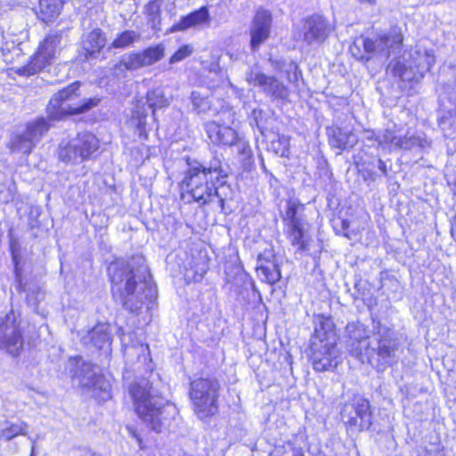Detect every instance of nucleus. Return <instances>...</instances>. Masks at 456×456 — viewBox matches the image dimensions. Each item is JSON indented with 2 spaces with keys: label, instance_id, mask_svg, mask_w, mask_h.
I'll return each instance as SVG.
<instances>
[{
  "label": "nucleus",
  "instance_id": "61",
  "mask_svg": "<svg viewBox=\"0 0 456 456\" xmlns=\"http://www.w3.org/2000/svg\"><path fill=\"white\" fill-rule=\"evenodd\" d=\"M255 114H256V110H254L252 111V115H255Z\"/></svg>",
  "mask_w": 456,
  "mask_h": 456
},
{
  "label": "nucleus",
  "instance_id": "20",
  "mask_svg": "<svg viewBox=\"0 0 456 456\" xmlns=\"http://www.w3.org/2000/svg\"><path fill=\"white\" fill-rule=\"evenodd\" d=\"M209 21L210 16L208 9L206 6H202L199 10L183 16L176 24L172 26L170 31H185L188 28H195L205 23H209Z\"/></svg>",
  "mask_w": 456,
  "mask_h": 456
},
{
  "label": "nucleus",
  "instance_id": "43",
  "mask_svg": "<svg viewBox=\"0 0 456 456\" xmlns=\"http://www.w3.org/2000/svg\"><path fill=\"white\" fill-rule=\"evenodd\" d=\"M289 146V140L285 136L280 137L276 142H273L275 153L281 157H288Z\"/></svg>",
  "mask_w": 456,
  "mask_h": 456
},
{
  "label": "nucleus",
  "instance_id": "30",
  "mask_svg": "<svg viewBox=\"0 0 456 456\" xmlns=\"http://www.w3.org/2000/svg\"><path fill=\"white\" fill-rule=\"evenodd\" d=\"M61 7V0H39L38 16L45 22L51 21L60 14Z\"/></svg>",
  "mask_w": 456,
  "mask_h": 456
},
{
  "label": "nucleus",
  "instance_id": "37",
  "mask_svg": "<svg viewBox=\"0 0 456 456\" xmlns=\"http://www.w3.org/2000/svg\"><path fill=\"white\" fill-rule=\"evenodd\" d=\"M140 54L143 66H150L164 57V47L161 45H158L145 49Z\"/></svg>",
  "mask_w": 456,
  "mask_h": 456
},
{
  "label": "nucleus",
  "instance_id": "21",
  "mask_svg": "<svg viewBox=\"0 0 456 456\" xmlns=\"http://www.w3.org/2000/svg\"><path fill=\"white\" fill-rule=\"evenodd\" d=\"M63 116H41L27 125V134L37 143Z\"/></svg>",
  "mask_w": 456,
  "mask_h": 456
},
{
  "label": "nucleus",
  "instance_id": "13",
  "mask_svg": "<svg viewBox=\"0 0 456 456\" xmlns=\"http://www.w3.org/2000/svg\"><path fill=\"white\" fill-rule=\"evenodd\" d=\"M367 327L360 322L347 323L345 331V344L349 354L362 363H365L367 347L370 341Z\"/></svg>",
  "mask_w": 456,
  "mask_h": 456
},
{
  "label": "nucleus",
  "instance_id": "41",
  "mask_svg": "<svg viewBox=\"0 0 456 456\" xmlns=\"http://www.w3.org/2000/svg\"><path fill=\"white\" fill-rule=\"evenodd\" d=\"M193 52V48L189 45L181 46L171 57L169 62L171 64L179 62L189 57Z\"/></svg>",
  "mask_w": 456,
  "mask_h": 456
},
{
  "label": "nucleus",
  "instance_id": "28",
  "mask_svg": "<svg viewBox=\"0 0 456 456\" xmlns=\"http://www.w3.org/2000/svg\"><path fill=\"white\" fill-rule=\"evenodd\" d=\"M28 424L23 420L17 422L4 421L0 423V439L11 441L18 436H28Z\"/></svg>",
  "mask_w": 456,
  "mask_h": 456
},
{
  "label": "nucleus",
  "instance_id": "16",
  "mask_svg": "<svg viewBox=\"0 0 456 456\" xmlns=\"http://www.w3.org/2000/svg\"><path fill=\"white\" fill-rule=\"evenodd\" d=\"M273 24L272 13L265 9H258L249 26L250 48L257 51L269 38Z\"/></svg>",
  "mask_w": 456,
  "mask_h": 456
},
{
  "label": "nucleus",
  "instance_id": "3",
  "mask_svg": "<svg viewBox=\"0 0 456 456\" xmlns=\"http://www.w3.org/2000/svg\"><path fill=\"white\" fill-rule=\"evenodd\" d=\"M403 43V36L396 28L389 32L371 34L367 37H360L350 46L352 55L362 61H368L371 58L387 60L390 57L396 58L400 54Z\"/></svg>",
  "mask_w": 456,
  "mask_h": 456
},
{
  "label": "nucleus",
  "instance_id": "39",
  "mask_svg": "<svg viewBox=\"0 0 456 456\" xmlns=\"http://www.w3.org/2000/svg\"><path fill=\"white\" fill-rule=\"evenodd\" d=\"M191 103H192V111L197 112V114L205 113L209 110V101L201 96L199 92L193 91L191 93Z\"/></svg>",
  "mask_w": 456,
  "mask_h": 456
},
{
  "label": "nucleus",
  "instance_id": "47",
  "mask_svg": "<svg viewBox=\"0 0 456 456\" xmlns=\"http://www.w3.org/2000/svg\"><path fill=\"white\" fill-rule=\"evenodd\" d=\"M280 456H304V452L301 447L288 444Z\"/></svg>",
  "mask_w": 456,
  "mask_h": 456
},
{
  "label": "nucleus",
  "instance_id": "29",
  "mask_svg": "<svg viewBox=\"0 0 456 456\" xmlns=\"http://www.w3.org/2000/svg\"><path fill=\"white\" fill-rule=\"evenodd\" d=\"M143 66L140 53H130L121 56L119 61L114 66L117 76L127 70H135Z\"/></svg>",
  "mask_w": 456,
  "mask_h": 456
},
{
  "label": "nucleus",
  "instance_id": "55",
  "mask_svg": "<svg viewBox=\"0 0 456 456\" xmlns=\"http://www.w3.org/2000/svg\"><path fill=\"white\" fill-rule=\"evenodd\" d=\"M451 233L453 238H456V220L455 224L451 228Z\"/></svg>",
  "mask_w": 456,
  "mask_h": 456
},
{
  "label": "nucleus",
  "instance_id": "5",
  "mask_svg": "<svg viewBox=\"0 0 456 456\" xmlns=\"http://www.w3.org/2000/svg\"><path fill=\"white\" fill-rule=\"evenodd\" d=\"M221 386L214 377L199 378L191 382L189 395L193 411L201 420L218 411V397Z\"/></svg>",
  "mask_w": 456,
  "mask_h": 456
},
{
  "label": "nucleus",
  "instance_id": "25",
  "mask_svg": "<svg viewBox=\"0 0 456 456\" xmlns=\"http://www.w3.org/2000/svg\"><path fill=\"white\" fill-rule=\"evenodd\" d=\"M105 44L106 37L104 33L101 29L96 28L86 36L83 40V49L87 57H93L104 47Z\"/></svg>",
  "mask_w": 456,
  "mask_h": 456
},
{
  "label": "nucleus",
  "instance_id": "52",
  "mask_svg": "<svg viewBox=\"0 0 456 456\" xmlns=\"http://www.w3.org/2000/svg\"><path fill=\"white\" fill-rule=\"evenodd\" d=\"M128 431H129L130 436L137 441L140 448L143 449L142 440L139 436V435L136 433V431L134 428H128Z\"/></svg>",
  "mask_w": 456,
  "mask_h": 456
},
{
  "label": "nucleus",
  "instance_id": "45",
  "mask_svg": "<svg viewBox=\"0 0 456 456\" xmlns=\"http://www.w3.org/2000/svg\"><path fill=\"white\" fill-rule=\"evenodd\" d=\"M236 148L237 153L240 155L244 159H248L251 155V149L249 144L244 140L238 138L233 145Z\"/></svg>",
  "mask_w": 456,
  "mask_h": 456
},
{
  "label": "nucleus",
  "instance_id": "26",
  "mask_svg": "<svg viewBox=\"0 0 456 456\" xmlns=\"http://www.w3.org/2000/svg\"><path fill=\"white\" fill-rule=\"evenodd\" d=\"M146 107H143V110L140 113L137 110L134 114H145L151 111L154 114L158 110H161L164 107L168 105V100L165 97L162 89L155 88L148 92L146 96Z\"/></svg>",
  "mask_w": 456,
  "mask_h": 456
},
{
  "label": "nucleus",
  "instance_id": "11",
  "mask_svg": "<svg viewBox=\"0 0 456 456\" xmlns=\"http://www.w3.org/2000/svg\"><path fill=\"white\" fill-rule=\"evenodd\" d=\"M247 82L253 86H257L273 101L281 104L289 102V90L278 78L267 76L257 69H250L246 73Z\"/></svg>",
  "mask_w": 456,
  "mask_h": 456
},
{
  "label": "nucleus",
  "instance_id": "53",
  "mask_svg": "<svg viewBox=\"0 0 456 456\" xmlns=\"http://www.w3.org/2000/svg\"><path fill=\"white\" fill-rule=\"evenodd\" d=\"M40 296H41V291H40V289H37V296H36L35 298L30 297L29 296H28L27 300H28V305H30L32 306L36 305Z\"/></svg>",
  "mask_w": 456,
  "mask_h": 456
},
{
  "label": "nucleus",
  "instance_id": "2",
  "mask_svg": "<svg viewBox=\"0 0 456 456\" xmlns=\"http://www.w3.org/2000/svg\"><path fill=\"white\" fill-rule=\"evenodd\" d=\"M151 389L149 379L140 378L129 385L128 393L138 417L152 431L159 433L167 419V410L171 406L167 404L166 407L161 401L152 396Z\"/></svg>",
  "mask_w": 456,
  "mask_h": 456
},
{
  "label": "nucleus",
  "instance_id": "38",
  "mask_svg": "<svg viewBox=\"0 0 456 456\" xmlns=\"http://www.w3.org/2000/svg\"><path fill=\"white\" fill-rule=\"evenodd\" d=\"M139 33L133 30H126L119 34L111 44L113 48H126L132 45L135 41L140 40Z\"/></svg>",
  "mask_w": 456,
  "mask_h": 456
},
{
  "label": "nucleus",
  "instance_id": "14",
  "mask_svg": "<svg viewBox=\"0 0 456 456\" xmlns=\"http://www.w3.org/2000/svg\"><path fill=\"white\" fill-rule=\"evenodd\" d=\"M311 360L313 367L317 371H325L337 367L338 363V350L337 342H311Z\"/></svg>",
  "mask_w": 456,
  "mask_h": 456
},
{
  "label": "nucleus",
  "instance_id": "58",
  "mask_svg": "<svg viewBox=\"0 0 456 456\" xmlns=\"http://www.w3.org/2000/svg\"><path fill=\"white\" fill-rule=\"evenodd\" d=\"M30 456H35L34 446H32V451H31Z\"/></svg>",
  "mask_w": 456,
  "mask_h": 456
},
{
  "label": "nucleus",
  "instance_id": "34",
  "mask_svg": "<svg viewBox=\"0 0 456 456\" xmlns=\"http://www.w3.org/2000/svg\"><path fill=\"white\" fill-rule=\"evenodd\" d=\"M194 167H200L204 170L207 175L210 176L214 180L218 181L220 177H226L227 172L223 168L222 161L219 158L215 157L208 164H201L200 162H194Z\"/></svg>",
  "mask_w": 456,
  "mask_h": 456
},
{
  "label": "nucleus",
  "instance_id": "27",
  "mask_svg": "<svg viewBox=\"0 0 456 456\" xmlns=\"http://www.w3.org/2000/svg\"><path fill=\"white\" fill-rule=\"evenodd\" d=\"M74 141L77 144L84 160L87 159L99 149V141L96 136L91 133H79L74 138Z\"/></svg>",
  "mask_w": 456,
  "mask_h": 456
},
{
  "label": "nucleus",
  "instance_id": "22",
  "mask_svg": "<svg viewBox=\"0 0 456 456\" xmlns=\"http://www.w3.org/2000/svg\"><path fill=\"white\" fill-rule=\"evenodd\" d=\"M316 340L322 342H337L334 324L330 317L321 314L314 317V334L311 342H315Z\"/></svg>",
  "mask_w": 456,
  "mask_h": 456
},
{
  "label": "nucleus",
  "instance_id": "40",
  "mask_svg": "<svg viewBox=\"0 0 456 456\" xmlns=\"http://www.w3.org/2000/svg\"><path fill=\"white\" fill-rule=\"evenodd\" d=\"M417 53L419 55V61L417 64V67L420 69L421 72L429 71L436 62L433 51L425 50L423 53L419 51Z\"/></svg>",
  "mask_w": 456,
  "mask_h": 456
},
{
  "label": "nucleus",
  "instance_id": "54",
  "mask_svg": "<svg viewBox=\"0 0 456 456\" xmlns=\"http://www.w3.org/2000/svg\"><path fill=\"white\" fill-rule=\"evenodd\" d=\"M360 4H368L370 5H374L377 3V0H357Z\"/></svg>",
  "mask_w": 456,
  "mask_h": 456
},
{
  "label": "nucleus",
  "instance_id": "42",
  "mask_svg": "<svg viewBox=\"0 0 456 456\" xmlns=\"http://www.w3.org/2000/svg\"><path fill=\"white\" fill-rule=\"evenodd\" d=\"M269 263H278L273 247L265 248L258 255L256 265H261V264L265 265Z\"/></svg>",
  "mask_w": 456,
  "mask_h": 456
},
{
  "label": "nucleus",
  "instance_id": "9",
  "mask_svg": "<svg viewBox=\"0 0 456 456\" xmlns=\"http://www.w3.org/2000/svg\"><path fill=\"white\" fill-rule=\"evenodd\" d=\"M24 338L20 314L11 310L0 318V348L12 356H18L23 350Z\"/></svg>",
  "mask_w": 456,
  "mask_h": 456
},
{
  "label": "nucleus",
  "instance_id": "49",
  "mask_svg": "<svg viewBox=\"0 0 456 456\" xmlns=\"http://www.w3.org/2000/svg\"><path fill=\"white\" fill-rule=\"evenodd\" d=\"M286 216L289 219V225L294 224V221L297 224L301 223V220L297 216V208L294 205L289 206Z\"/></svg>",
  "mask_w": 456,
  "mask_h": 456
},
{
  "label": "nucleus",
  "instance_id": "46",
  "mask_svg": "<svg viewBox=\"0 0 456 456\" xmlns=\"http://www.w3.org/2000/svg\"><path fill=\"white\" fill-rule=\"evenodd\" d=\"M160 6L156 0L151 1L145 6V12L149 19L154 23L156 19L159 17Z\"/></svg>",
  "mask_w": 456,
  "mask_h": 456
},
{
  "label": "nucleus",
  "instance_id": "1",
  "mask_svg": "<svg viewBox=\"0 0 456 456\" xmlns=\"http://www.w3.org/2000/svg\"><path fill=\"white\" fill-rule=\"evenodd\" d=\"M108 273L113 297L131 313H137L143 305L156 299L157 291L142 256H134L128 263L113 262L108 268Z\"/></svg>",
  "mask_w": 456,
  "mask_h": 456
},
{
  "label": "nucleus",
  "instance_id": "17",
  "mask_svg": "<svg viewBox=\"0 0 456 456\" xmlns=\"http://www.w3.org/2000/svg\"><path fill=\"white\" fill-rule=\"evenodd\" d=\"M349 125L341 122L327 128L330 144L338 150L353 148L358 142V137Z\"/></svg>",
  "mask_w": 456,
  "mask_h": 456
},
{
  "label": "nucleus",
  "instance_id": "19",
  "mask_svg": "<svg viewBox=\"0 0 456 456\" xmlns=\"http://www.w3.org/2000/svg\"><path fill=\"white\" fill-rule=\"evenodd\" d=\"M206 131L213 142L225 146H232L239 138L235 130L228 126L220 125L217 122L208 123L206 125Z\"/></svg>",
  "mask_w": 456,
  "mask_h": 456
},
{
  "label": "nucleus",
  "instance_id": "18",
  "mask_svg": "<svg viewBox=\"0 0 456 456\" xmlns=\"http://www.w3.org/2000/svg\"><path fill=\"white\" fill-rule=\"evenodd\" d=\"M81 342L85 346H91L97 349L109 347L111 344L110 325L102 322L98 323L89 330L86 335L82 336Z\"/></svg>",
  "mask_w": 456,
  "mask_h": 456
},
{
  "label": "nucleus",
  "instance_id": "51",
  "mask_svg": "<svg viewBox=\"0 0 456 456\" xmlns=\"http://www.w3.org/2000/svg\"><path fill=\"white\" fill-rule=\"evenodd\" d=\"M377 167H378L379 170L382 173L383 175L387 176L388 169H387V164L382 159H379L378 160Z\"/></svg>",
  "mask_w": 456,
  "mask_h": 456
},
{
  "label": "nucleus",
  "instance_id": "7",
  "mask_svg": "<svg viewBox=\"0 0 456 456\" xmlns=\"http://www.w3.org/2000/svg\"><path fill=\"white\" fill-rule=\"evenodd\" d=\"M72 378L91 393L92 396L107 401L111 397L110 382L99 372L96 365L84 362L80 357L70 361Z\"/></svg>",
  "mask_w": 456,
  "mask_h": 456
},
{
  "label": "nucleus",
  "instance_id": "35",
  "mask_svg": "<svg viewBox=\"0 0 456 456\" xmlns=\"http://www.w3.org/2000/svg\"><path fill=\"white\" fill-rule=\"evenodd\" d=\"M20 246L19 243L15 240H12L11 242V254L12 262L14 265V274H15V282H16V288L20 292H26V288L22 283V276H21V271L19 267L20 265Z\"/></svg>",
  "mask_w": 456,
  "mask_h": 456
},
{
  "label": "nucleus",
  "instance_id": "56",
  "mask_svg": "<svg viewBox=\"0 0 456 456\" xmlns=\"http://www.w3.org/2000/svg\"><path fill=\"white\" fill-rule=\"evenodd\" d=\"M80 456H101V455H98V454H95V453H92L90 452H83Z\"/></svg>",
  "mask_w": 456,
  "mask_h": 456
},
{
  "label": "nucleus",
  "instance_id": "6",
  "mask_svg": "<svg viewBox=\"0 0 456 456\" xmlns=\"http://www.w3.org/2000/svg\"><path fill=\"white\" fill-rule=\"evenodd\" d=\"M401 346L400 339L395 332L379 322L373 326L372 338L369 347L365 362L373 364L375 355L378 362L383 365H391L395 361Z\"/></svg>",
  "mask_w": 456,
  "mask_h": 456
},
{
  "label": "nucleus",
  "instance_id": "32",
  "mask_svg": "<svg viewBox=\"0 0 456 456\" xmlns=\"http://www.w3.org/2000/svg\"><path fill=\"white\" fill-rule=\"evenodd\" d=\"M64 34V29L52 30L40 44L39 48L45 53H49L50 57L53 59L56 53V50L63 39Z\"/></svg>",
  "mask_w": 456,
  "mask_h": 456
},
{
  "label": "nucleus",
  "instance_id": "4",
  "mask_svg": "<svg viewBox=\"0 0 456 456\" xmlns=\"http://www.w3.org/2000/svg\"><path fill=\"white\" fill-rule=\"evenodd\" d=\"M215 181L200 167L190 164L180 183L182 200L187 203L197 202L203 206L216 199L219 208L223 209L225 200L219 195Z\"/></svg>",
  "mask_w": 456,
  "mask_h": 456
},
{
  "label": "nucleus",
  "instance_id": "31",
  "mask_svg": "<svg viewBox=\"0 0 456 456\" xmlns=\"http://www.w3.org/2000/svg\"><path fill=\"white\" fill-rule=\"evenodd\" d=\"M256 273L262 281L271 285L278 282L281 277L278 263L261 264V265H256Z\"/></svg>",
  "mask_w": 456,
  "mask_h": 456
},
{
  "label": "nucleus",
  "instance_id": "36",
  "mask_svg": "<svg viewBox=\"0 0 456 456\" xmlns=\"http://www.w3.org/2000/svg\"><path fill=\"white\" fill-rule=\"evenodd\" d=\"M289 240L294 246H297L298 250L304 251L307 248V242L304 240V230L302 223L289 225Z\"/></svg>",
  "mask_w": 456,
  "mask_h": 456
},
{
  "label": "nucleus",
  "instance_id": "23",
  "mask_svg": "<svg viewBox=\"0 0 456 456\" xmlns=\"http://www.w3.org/2000/svg\"><path fill=\"white\" fill-rule=\"evenodd\" d=\"M52 61L50 53L38 47L37 52L30 58L28 63L18 69V74L27 77L35 75L49 66Z\"/></svg>",
  "mask_w": 456,
  "mask_h": 456
},
{
  "label": "nucleus",
  "instance_id": "57",
  "mask_svg": "<svg viewBox=\"0 0 456 456\" xmlns=\"http://www.w3.org/2000/svg\"><path fill=\"white\" fill-rule=\"evenodd\" d=\"M369 175H370V179L371 181H374V180H375V175H374L373 174H370Z\"/></svg>",
  "mask_w": 456,
  "mask_h": 456
},
{
  "label": "nucleus",
  "instance_id": "10",
  "mask_svg": "<svg viewBox=\"0 0 456 456\" xmlns=\"http://www.w3.org/2000/svg\"><path fill=\"white\" fill-rule=\"evenodd\" d=\"M340 414L348 430L362 431L372 425L370 402L362 395H354L350 402L346 403Z\"/></svg>",
  "mask_w": 456,
  "mask_h": 456
},
{
  "label": "nucleus",
  "instance_id": "8",
  "mask_svg": "<svg viewBox=\"0 0 456 456\" xmlns=\"http://www.w3.org/2000/svg\"><path fill=\"white\" fill-rule=\"evenodd\" d=\"M79 87L80 83L76 81L54 94L47 105V114H83L100 104L102 99L98 96L76 104L74 101L78 96Z\"/></svg>",
  "mask_w": 456,
  "mask_h": 456
},
{
  "label": "nucleus",
  "instance_id": "59",
  "mask_svg": "<svg viewBox=\"0 0 456 456\" xmlns=\"http://www.w3.org/2000/svg\"><path fill=\"white\" fill-rule=\"evenodd\" d=\"M436 456H445L444 452H438V454Z\"/></svg>",
  "mask_w": 456,
  "mask_h": 456
},
{
  "label": "nucleus",
  "instance_id": "24",
  "mask_svg": "<svg viewBox=\"0 0 456 456\" xmlns=\"http://www.w3.org/2000/svg\"><path fill=\"white\" fill-rule=\"evenodd\" d=\"M58 157L65 163L76 164L84 161L74 138L61 141L58 149Z\"/></svg>",
  "mask_w": 456,
  "mask_h": 456
},
{
  "label": "nucleus",
  "instance_id": "12",
  "mask_svg": "<svg viewBox=\"0 0 456 456\" xmlns=\"http://www.w3.org/2000/svg\"><path fill=\"white\" fill-rule=\"evenodd\" d=\"M333 28L322 15L314 14L303 20L298 38L307 46L322 45L330 35Z\"/></svg>",
  "mask_w": 456,
  "mask_h": 456
},
{
  "label": "nucleus",
  "instance_id": "50",
  "mask_svg": "<svg viewBox=\"0 0 456 456\" xmlns=\"http://www.w3.org/2000/svg\"><path fill=\"white\" fill-rule=\"evenodd\" d=\"M438 452H443L438 447L430 450L425 448L419 452V456H436Z\"/></svg>",
  "mask_w": 456,
  "mask_h": 456
},
{
  "label": "nucleus",
  "instance_id": "60",
  "mask_svg": "<svg viewBox=\"0 0 456 456\" xmlns=\"http://www.w3.org/2000/svg\"><path fill=\"white\" fill-rule=\"evenodd\" d=\"M4 201L8 202V201H9V199H8V198H6V199H4Z\"/></svg>",
  "mask_w": 456,
  "mask_h": 456
},
{
  "label": "nucleus",
  "instance_id": "44",
  "mask_svg": "<svg viewBox=\"0 0 456 456\" xmlns=\"http://www.w3.org/2000/svg\"><path fill=\"white\" fill-rule=\"evenodd\" d=\"M284 66L288 80L290 83H296L299 79L301 74L298 69V66L293 61H289L288 64H284Z\"/></svg>",
  "mask_w": 456,
  "mask_h": 456
},
{
  "label": "nucleus",
  "instance_id": "15",
  "mask_svg": "<svg viewBox=\"0 0 456 456\" xmlns=\"http://www.w3.org/2000/svg\"><path fill=\"white\" fill-rule=\"evenodd\" d=\"M380 144H385L389 151H410L416 147L425 149L430 146V142L424 136L410 134L407 133L404 136L397 134L396 131L387 128L379 136Z\"/></svg>",
  "mask_w": 456,
  "mask_h": 456
},
{
  "label": "nucleus",
  "instance_id": "48",
  "mask_svg": "<svg viewBox=\"0 0 456 456\" xmlns=\"http://www.w3.org/2000/svg\"><path fill=\"white\" fill-rule=\"evenodd\" d=\"M145 118L146 116H131L130 118L131 124L137 126L140 135L145 131Z\"/></svg>",
  "mask_w": 456,
  "mask_h": 456
},
{
  "label": "nucleus",
  "instance_id": "33",
  "mask_svg": "<svg viewBox=\"0 0 456 456\" xmlns=\"http://www.w3.org/2000/svg\"><path fill=\"white\" fill-rule=\"evenodd\" d=\"M35 144L29 135L27 134L26 130L13 134L10 142L12 151L25 154L30 153Z\"/></svg>",
  "mask_w": 456,
  "mask_h": 456
}]
</instances>
